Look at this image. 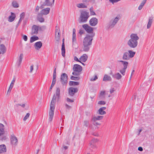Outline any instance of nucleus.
Segmentation results:
<instances>
[{
  "instance_id": "1",
  "label": "nucleus",
  "mask_w": 154,
  "mask_h": 154,
  "mask_svg": "<svg viewBox=\"0 0 154 154\" xmlns=\"http://www.w3.org/2000/svg\"><path fill=\"white\" fill-rule=\"evenodd\" d=\"M94 37V34H93L91 36L86 35L84 38L83 42V50L84 51L88 52L89 51Z\"/></svg>"
},
{
  "instance_id": "2",
  "label": "nucleus",
  "mask_w": 154,
  "mask_h": 154,
  "mask_svg": "<svg viewBox=\"0 0 154 154\" xmlns=\"http://www.w3.org/2000/svg\"><path fill=\"white\" fill-rule=\"evenodd\" d=\"M130 37V39L127 42V45L130 48H135L137 46L139 37L136 34L134 33L131 34Z\"/></svg>"
},
{
  "instance_id": "3",
  "label": "nucleus",
  "mask_w": 154,
  "mask_h": 154,
  "mask_svg": "<svg viewBox=\"0 0 154 154\" xmlns=\"http://www.w3.org/2000/svg\"><path fill=\"white\" fill-rule=\"evenodd\" d=\"M56 95L54 94L53 96L51 102L49 112V121L50 122H51L52 121L54 116L55 109V105L56 103Z\"/></svg>"
},
{
  "instance_id": "4",
  "label": "nucleus",
  "mask_w": 154,
  "mask_h": 154,
  "mask_svg": "<svg viewBox=\"0 0 154 154\" xmlns=\"http://www.w3.org/2000/svg\"><path fill=\"white\" fill-rule=\"evenodd\" d=\"M89 17V13L86 11H83L81 13L79 23H85Z\"/></svg>"
},
{
  "instance_id": "5",
  "label": "nucleus",
  "mask_w": 154,
  "mask_h": 154,
  "mask_svg": "<svg viewBox=\"0 0 154 154\" xmlns=\"http://www.w3.org/2000/svg\"><path fill=\"white\" fill-rule=\"evenodd\" d=\"M82 69V67L80 65L77 64H74L73 68V72L72 73V75L76 76L79 75Z\"/></svg>"
},
{
  "instance_id": "6",
  "label": "nucleus",
  "mask_w": 154,
  "mask_h": 154,
  "mask_svg": "<svg viewBox=\"0 0 154 154\" xmlns=\"http://www.w3.org/2000/svg\"><path fill=\"white\" fill-rule=\"evenodd\" d=\"M83 28L85 30L87 33L88 34L86 35H89L91 36L94 34V36L95 33L93 32L94 29L87 24H84L82 25Z\"/></svg>"
},
{
  "instance_id": "7",
  "label": "nucleus",
  "mask_w": 154,
  "mask_h": 154,
  "mask_svg": "<svg viewBox=\"0 0 154 154\" xmlns=\"http://www.w3.org/2000/svg\"><path fill=\"white\" fill-rule=\"evenodd\" d=\"M118 63H121L123 65V68L119 70V72L123 75H125L126 70L128 65V62L126 61H124L122 60H118Z\"/></svg>"
},
{
  "instance_id": "8",
  "label": "nucleus",
  "mask_w": 154,
  "mask_h": 154,
  "mask_svg": "<svg viewBox=\"0 0 154 154\" xmlns=\"http://www.w3.org/2000/svg\"><path fill=\"white\" fill-rule=\"evenodd\" d=\"M10 142L11 145L13 146H15L18 144L17 138L14 134H12L11 135Z\"/></svg>"
},
{
  "instance_id": "9",
  "label": "nucleus",
  "mask_w": 154,
  "mask_h": 154,
  "mask_svg": "<svg viewBox=\"0 0 154 154\" xmlns=\"http://www.w3.org/2000/svg\"><path fill=\"white\" fill-rule=\"evenodd\" d=\"M44 0L45 2L40 6L41 9L43 8L45 6H52L54 4V2H53V0L52 2H51L50 0Z\"/></svg>"
},
{
  "instance_id": "10",
  "label": "nucleus",
  "mask_w": 154,
  "mask_h": 154,
  "mask_svg": "<svg viewBox=\"0 0 154 154\" xmlns=\"http://www.w3.org/2000/svg\"><path fill=\"white\" fill-rule=\"evenodd\" d=\"M119 18L117 17L111 20L109 22V28H113L119 20Z\"/></svg>"
},
{
  "instance_id": "11",
  "label": "nucleus",
  "mask_w": 154,
  "mask_h": 154,
  "mask_svg": "<svg viewBox=\"0 0 154 154\" xmlns=\"http://www.w3.org/2000/svg\"><path fill=\"white\" fill-rule=\"evenodd\" d=\"M60 31L58 27H56L55 32V38L57 42H59L60 39Z\"/></svg>"
},
{
  "instance_id": "12",
  "label": "nucleus",
  "mask_w": 154,
  "mask_h": 154,
  "mask_svg": "<svg viewBox=\"0 0 154 154\" xmlns=\"http://www.w3.org/2000/svg\"><path fill=\"white\" fill-rule=\"evenodd\" d=\"M39 29V26L34 25L32 28L31 34L32 35H37L38 33Z\"/></svg>"
},
{
  "instance_id": "13",
  "label": "nucleus",
  "mask_w": 154,
  "mask_h": 154,
  "mask_svg": "<svg viewBox=\"0 0 154 154\" xmlns=\"http://www.w3.org/2000/svg\"><path fill=\"white\" fill-rule=\"evenodd\" d=\"M68 76L65 73L62 74L61 76L60 80L62 84H66L67 82Z\"/></svg>"
},
{
  "instance_id": "14",
  "label": "nucleus",
  "mask_w": 154,
  "mask_h": 154,
  "mask_svg": "<svg viewBox=\"0 0 154 154\" xmlns=\"http://www.w3.org/2000/svg\"><path fill=\"white\" fill-rule=\"evenodd\" d=\"M97 23L98 19L96 17H93L89 20V24L91 26H95Z\"/></svg>"
},
{
  "instance_id": "15",
  "label": "nucleus",
  "mask_w": 154,
  "mask_h": 154,
  "mask_svg": "<svg viewBox=\"0 0 154 154\" xmlns=\"http://www.w3.org/2000/svg\"><path fill=\"white\" fill-rule=\"evenodd\" d=\"M78 91V89L77 88L71 87L69 89V94L70 96H72Z\"/></svg>"
},
{
  "instance_id": "16",
  "label": "nucleus",
  "mask_w": 154,
  "mask_h": 154,
  "mask_svg": "<svg viewBox=\"0 0 154 154\" xmlns=\"http://www.w3.org/2000/svg\"><path fill=\"white\" fill-rule=\"evenodd\" d=\"M75 29L74 28L72 30V46H73L76 44V34H75Z\"/></svg>"
},
{
  "instance_id": "17",
  "label": "nucleus",
  "mask_w": 154,
  "mask_h": 154,
  "mask_svg": "<svg viewBox=\"0 0 154 154\" xmlns=\"http://www.w3.org/2000/svg\"><path fill=\"white\" fill-rule=\"evenodd\" d=\"M7 152V148L5 144L0 145V154H5Z\"/></svg>"
},
{
  "instance_id": "18",
  "label": "nucleus",
  "mask_w": 154,
  "mask_h": 154,
  "mask_svg": "<svg viewBox=\"0 0 154 154\" xmlns=\"http://www.w3.org/2000/svg\"><path fill=\"white\" fill-rule=\"evenodd\" d=\"M99 140L97 139H93L90 142L89 144L90 146L92 148H94L96 147L95 143L98 142Z\"/></svg>"
},
{
  "instance_id": "19",
  "label": "nucleus",
  "mask_w": 154,
  "mask_h": 154,
  "mask_svg": "<svg viewBox=\"0 0 154 154\" xmlns=\"http://www.w3.org/2000/svg\"><path fill=\"white\" fill-rule=\"evenodd\" d=\"M42 44L41 42L39 41L35 42L34 45V46L35 49L36 50H39L42 46Z\"/></svg>"
},
{
  "instance_id": "20",
  "label": "nucleus",
  "mask_w": 154,
  "mask_h": 154,
  "mask_svg": "<svg viewBox=\"0 0 154 154\" xmlns=\"http://www.w3.org/2000/svg\"><path fill=\"white\" fill-rule=\"evenodd\" d=\"M50 10V9L49 8H44L41 11L40 13L42 14L43 15H46L49 13Z\"/></svg>"
},
{
  "instance_id": "21",
  "label": "nucleus",
  "mask_w": 154,
  "mask_h": 154,
  "mask_svg": "<svg viewBox=\"0 0 154 154\" xmlns=\"http://www.w3.org/2000/svg\"><path fill=\"white\" fill-rule=\"evenodd\" d=\"M112 77L117 80H119L122 78V75L119 72H117L112 75Z\"/></svg>"
},
{
  "instance_id": "22",
  "label": "nucleus",
  "mask_w": 154,
  "mask_h": 154,
  "mask_svg": "<svg viewBox=\"0 0 154 154\" xmlns=\"http://www.w3.org/2000/svg\"><path fill=\"white\" fill-rule=\"evenodd\" d=\"M106 109L105 107H103L100 108L97 111V113L100 115H103L106 114V112L104 111Z\"/></svg>"
},
{
  "instance_id": "23",
  "label": "nucleus",
  "mask_w": 154,
  "mask_h": 154,
  "mask_svg": "<svg viewBox=\"0 0 154 154\" xmlns=\"http://www.w3.org/2000/svg\"><path fill=\"white\" fill-rule=\"evenodd\" d=\"M6 48L3 44H2L0 46V54H4L6 52Z\"/></svg>"
},
{
  "instance_id": "24",
  "label": "nucleus",
  "mask_w": 154,
  "mask_h": 154,
  "mask_svg": "<svg viewBox=\"0 0 154 154\" xmlns=\"http://www.w3.org/2000/svg\"><path fill=\"white\" fill-rule=\"evenodd\" d=\"M15 81V79L14 78L11 82V83L10 86L9 87V89L7 91V94H10V93L11 92V90L13 87Z\"/></svg>"
},
{
  "instance_id": "25",
  "label": "nucleus",
  "mask_w": 154,
  "mask_h": 154,
  "mask_svg": "<svg viewBox=\"0 0 154 154\" xmlns=\"http://www.w3.org/2000/svg\"><path fill=\"white\" fill-rule=\"evenodd\" d=\"M103 81H111L112 78L108 74H105L103 79Z\"/></svg>"
},
{
  "instance_id": "26",
  "label": "nucleus",
  "mask_w": 154,
  "mask_h": 154,
  "mask_svg": "<svg viewBox=\"0 0 154 154\" xmlns=\"http://www.w3.org/2000/svg\"><path fill=\"white\" fill-rule=\"evenodd\" d=\"M130 58L128 51L124 52L122 57V59L124 60H128Z\"/></svg>"
},
{
  "instance_id": "27",
  "label": "nucleus",
  "mask_w": 154,
  "mask_h": 154,
  "mask_svg": "<svg viewBox=\"0 0 154 154\" xmlns=\"http://www.w3.org/2000/svg\"><path fill=\"white\" fill-rule=\"evenodd\" d=\"M103 118V116H94L92 118L91 120L93 122H95L97 120H99L102 119Z\"/></svg>"
},
{
  "instance_id": "28",
  "label": "nucleus",
  "mask_w": 154,
  "mask_h": 154,
  "mask_svg": "<svg viewBox=\"0 0 154 154\" xmlns=\"http://www.w3.org/2000/svg\"><path fill=\"white\" fill-rule=\"evenodd\" d=\"M42 16L43 15L40 13H38L37 15V19L41 23L43 22L44 21V19L42 17Z\"/></svg>"
},
{
  "instance_id": "29",
  "label": "nucleus",
  "mask_w": 154,
  "mask_h": 154,
  "mask_svg": "<svg viewBox=\"0 0 154 154\" xmlns=\"http://www.w3.org/2000/svg\"><path fill=\"white\" fill-rule=\"evenodd\" d=\"M88 58V56L86 54H83L79 58V60H80V63L81 62H85L87 60Z\"/></svg>"
},
{
  "instance_id": "30",
  "label": "nucleus",
  "mask_w": 154,
  "mask_h": 154,
  "mask_svg": "<svg viewBox=\"0 0 154 154\" xmlns=\"http://www.w3.org/2000/svg\"><path fill=\"white\" fill-rule=\"evenodd\" d=\"M11 15L8 17V21L9 22L13 21L15 19L16 16L14 13L12 12L11 13Z\"/></svg>"
},
{
  "instance_id": "31",
  "label": "nucleus",
  "mask_w": 154,
  "mask_h": 154,
  "mask_svg": "<svg viewBox=\"0 0 154 154\" xmlns=\"http://www.w3.org/2000/svg\"><path fill=\"white\" fill-rule=\"evenodd\" d=\"M153 17H149L148 22V23L147 26V29H149L150 28L153 22Z\"/></svg>"
},
{
  "instance_id": "32",
  "label": "nucleus",
  "mask_w": 154,
  "mask_h": 154,
  "mask_svg": "<svg viewBox=\"0 0 154 154\" xmlns=\"http://www.w3.org/2000/svg\"><path fill=\"white\" fill-rule=\"evenodd\" d=\"M25 13L24 12H23L21 14H20V18L18 21L17 25L18 26L19 25L20 23L22 20L24 18L25 16Z\"/></svg>"
},
{
  "instance_id": "33",
  "label": "nucleus",
  "mask_w": 154,
  "mask_h": 154,
  "mask_svg": "<svg viewBox=\"0 0 154 154\" xmlns=\"http://www.w3.org/2000/svg\"><path fill=\"white\" fill-rule=\"evenodd\" d=\"M39 39L38 37L35 35H33L30 38V42L31 43L34 42Z\"/></svg>"
},
{
  "instance_id": "34",
  "label": "nucleus",
  "mask_w": 154,
  "mask_h": 154,
  "mask_svg": "<svg viewBox=\"0 0 154 154\" xmlns=\"http://www.w3.org/2000/svg\"><path fill=\"white\" fill-rule=\"evenodd\" d=\"M128 51L129 54V55L130 58H132L134 56L136 53L135 52H134L131 50H128Z\"/></svg>"
},
{
  "instance_id": "35",
  "label": "nucleus",
  "mask_w": 154,
  "mask_h": 154,
  "mask_svg": "<svg viewBox=\"0 0 154 154\" xmlns=\"http://www.w3.org/2000/svg\"><path fill=\"white\" fill-rule=\"evenodd\" d=\"M76 6L77 7L79 8H86L87 7V5L84 3H82L77 4Z\"/></svg>"
},
{
  "instance_id": "36",
  "label": "nucleus",
  "mask_w": 154,
  "mask_h": 154,
  "mask_svg": "<svg viewBox=\"0 0 154 154\" xmlns=\"http://www.w3.org/2000/svg\"><path fill=\"white\" fill-rule=\"evenodd\" d=\"M5 126L3 124L0 123V132L4 134L5 132Z\"/></svg>"
},
{
  "instance_id": "37",
  "label": "nucleus",
  "mask_w": 154,
  "mask_h": 154,
  "mask_svg": "<svg viewBox=\"0 0 154 154\" xmlns=\"http://www.w3.org/2000/svg\"><path fill=\"white\" fill-rule=\"evenodd\" d=\"M61 51H62V56L63 57H64L65 56V50L64 44H62Z\"/></svg>"
},
{
  "instance_id": "38",
  "label": "nucleus",
  "mask_w": 154,
  "mask_h": 154,
  "mask_svg": "<svg viewBox=\"0 0 154 154\" xmlns=\"http://www.w3.org/2000/svg\"><path fill=\"white\" fill-rule=\"evenodd\" d=\"M12 5L14 8H17L19 7V5L17 2L16 1H13L12 2Z\"/></svg>"
},
{
  "instance_id": "39",
  "label": "nucleus",
  "mask_w": 154,
  "mask_h": 154,
  "mask_svg": "<svg viewBox=\"0 0 154 154\" xmlns=\"http://www.w3.org/2000/svg\"><path fill=\"white\" fill-rule=\"evenodd\" d=\"M23 57V54H21L19 56V58L18 59V65L19 66L20 64Z\"/></svg>"
},
{
  "instance_id": "40",
  "label": "nucleus",
  "mask_w": 154,
  "mask_h": 154,
  "mask_svg": "<svg viewBox=\"0 0 154 154\" xmlns=\"http://www.w3.org/2000/svg\"><path fill=\"white\" fill-rule=\"evenodd\" d=\"M146 2V0H143V1L141 3L140 5L138 7V9L139 10H141L142 8H143V7L144 5V4Z\"/></svg>"
},
{
  "instance_id": "41",
  "label": "nucleus",
  "mask_w": 154,
  "mask_h": 154,
  "mask_svg": "<svg viewBox=\"0 0 154 154\" xmlns=\"http://www.w3.org/2000/svg\"><path fill=\"white\" fill-rule=\"evenodd\" d=\"M105 91H101L99 95V98L100 99H102V97H103V98H104L105 97L104 95H105Z\"/></svg>"
},
{
  "instance_id": "42",
  "label": "nucleus",
  "mask_w": 154,
  "mask_h": 154,
  "mask_svg": "<svg viewBox=\"0 0 154 154\" xmlns=\"http://www.w3.org/2000/svg\"><path fill=\"white\" fill-rule=\"evenodd\" d=\"M60 95V89L59 88H57L56 89V95L59 98Z\"/></svg>"
},
{
  "instance_id": "43",
  "label": "nucleus",
  "mask_w": 154,
  "mask_h": 154,
  "mask_svg": "<svg viewBox=\"0 0 154 154\" xmlns=\"http://www.w3.org/2000/svg\"><path fill=\"white\" fill-rule=\"evenodd\" d=\"M79 84V83L78 82L70 81L69 83V84L70 86L72 85H77Z\"/></svg>"
},
{
  "instance_id": "44",
  "label": "nucleus",
  "mask_w": 154,
  "mask_h": 154,
  "mask_svg": "<svg viewBox=\"0 0 154 154\" xmlns=\"http://www.w3.org/2000/svg\"><path fill=\"white\" fill-rule=\"evenodd\" d=\"M30 114L29 113H27L26 114L25 116L23 118V121H25L27 119H28L30 116Z\"/></svg>"
},
{
  "instance_id": "45",
  "label": "nucleus",
  "mask_w": 154,
  "mask_h": 154,
  "mask_svg": "<svg viewBox=\"0 0 154 154\" xmlns=\"http://www.w3.org/2000/svg\"><path fill=\"white\" fill-rule=\"evenodd\" d=\"M90 14L91 15H96L95 12L93 11V8L92 7L90 9Z\"/></svg>"
},
{
  "instance_id": "46",
  "label": "nucleus",
  "mask_w": 154,
  "mask_h": 154,
  "mask_svg": "<svg viewBox=\"0 0 154 154\" xmlns=\"http://www.w3.org/2000/svg\"><path fill=\"white\" fill-rule=\"evenodd\" d=\"M70 79L72 80H79L80 79V78L79 77H75L72 76L70 77Z\"/></svg>"
},
{
  "instance_id": "47",
  "label": "nucleus",
  "mask_w": 154,
  "mask_h": 154,
  "mask_svg": "<svg viewBox=\"0 0 154 154\" xmlns=\"http://www.w3.org/2000/svg\"><path fill=\"white\" fill-rule=\"evenodd\" d=\"M98 79V77L97 75H95L94 77H92L90 79V80L91 81H96Z\"/></svg>"
},
{
  "instance_id": "48",
  "label": "nucleus",
  "mask_w": 154,
  "mask_h": 154,
  "mask_svg": "<svg viewBox=\"0 0 154 154\" xmlns=\"http://www.w3.org/2000/svg\"><path fill=\"white\" fill-rule=\"evenodd\" d=\"M116 91V89L114 88H111L109 90V92L110 94H112Z\"/></svg>"
},
{
  "instance_id": "49",
  "label": "nucleus",
  "mask_w": 154,
  "mask_h": 154,
  "mask_svg": "<svg viewBox=\"0 0 154 154\" xmlns=\"http://www.w3.org/2000/svg\"><path fill=\"white\" fill-rule=\"evenodd\" d=\"M109 2L114 4V3H117L119 1H120V0H109Z\"/></svg>"
},
{
  "instance_id": "50",
  "label": "nucleus",
  "mask_w": 154,
  "mask_h": 154,
  "mask_svg": "<svg viewBox=\"0 0 154 154\" xmlns=\"http://www.w3.org/2000/svg\"><path fill=\"white\" fill-rule=\"evenodd\" d=\"M106 103V102L104 101H100L98 102V104L99 105H103Z\"/></svg>"
},
{
  "instance_id": "51",
  "label": "nucleus",
  "mask_w": 154,
  "mask_h": 154,
  "mask_svg": "<svg viewBox=\"0 0 154 154\" xmlns=\"http://www.w3.org/2000/svg\"><path fill=\"white\" fill-rule=\"evenodd\" d=\"M89 124V121H85L84 122V125L86 127H87Z\"/></svg>"
},
{
  "instance_id": "52",
  "label": "nucleus",
  "mask_w": 154,
  "mask_h": 154,
  "mask_svg": "<svg viewBox=\"0 0 154 154\" xmlns=\"http://www.w3.org/2000/svg\"><path fill=\"white\" fill-rule=\"evenodd\" d=\"M66 102L68 103H72L74 102V100L71 99L69 98H67L66 99Z\"/></svg>"
},
{
  "instance_id": "53",
  "label": "nucleus",
  "mask_w": 154,
  "mask_h": 154,
  "mask_svg": "<svg viewBox=\"0 0 154 154\" xmlns=\"http://www.w3.org/2000/svg\"><path fill=\"white\" fill-rule=\"evenodd\" d=\"M33 65H31L30 67V71L29 72L30 73H32L33 71V70L34 68H33Z\"/></svg>"
},
{
  "instance_id": "54",
  "label": "nucleus",
  "mask_w": 154,
  "mask_h": 154,
  "mask_svg": "<svg viewBox=\"0 0 154 154\" xmlns=\"http://www.w3.org/2000/svg\"><path fill=\"white\" fill-rule=\"evenodd\" d=\"M7 139V137L6 136L3 135L1 137V140H5Z\"/></svg>"
},
{
  "instance_id": "55",
  "label": "nucleus",
  "mask_w": 154,
  "mask_h": 154,
  "mask_svg": "<svg viewBox=\"0 0 154 154\" xmlns=\"http://www.w3.org/2000/svg\"><path fill=\"white\" fill-rule=\"evenodd\" d=\"M68 146L63 145V147L62 148V149L63 150H66L67 149H68Z\"/></svg>"
},
{
  "instance_id": "56",
  "label": "nucleus",
  "mask_w": 154,
  "mask_h": 154,
  "mask_svg": "<svg viewBox=\"0 0 154 154\" xmlns=\"http://www.w3.org/2000/svg\"><path fill=\"white\" fill-rule=\"evenodd\" d=\"M23 38L25 41H26L27 40V37L26 35L23 36Z\"/></svg>"
},
{
  "instance_id": "57",
  "label": "nucleus",
  "mask_w": 154,
  "mask_h": 154,
  "mask_svg": "<svg viewBox=\"0 0 154 154\" xmlns=\"http://www.w3.org/2000/svg\"><path fill=\"white\" fill-rule=\"evenodd\" d=\"M74 60H75L76 61H77V62H80V60L77 57H76V56H75L74 57Z\"/></svg>"
},
{
  "instance_id": "58",
  "label": "nucleus",
  "mask_w": 154,
  "mask_h": 154,
  "mask_svg": "<svg viewBox=\"0 0 154 154\" xmlns=\"http://www.w3.org/2000/svg\"><path fill=\"white\" fill-rule=\"evenodd\" d=\"M65 106L66 108L68 109H70L71 107V106H70L69 105L66 103L65 104Z\"/></svg>"
},
{
  "instance_id": "59",
  "label": "nucleus",
  "mask_w": 154,
  "mask_h": 154,
  "mask_svg": "<svg viewBox=\"0 0 154 154\" xmlns=\"http://www.w3.org/2000/svg\"><path fill=\"white\" fill-rule=\"evenodd\" d=\"M40 7L38 6H37L35 8V11L36 12H38L39 10Z\"/></svg>"
},
{
  "instance_id": "60",
  "label": "nucleus",
  "mask_w": 154,
  "mask_h": 154,
  "mask_svg": "<svg viewBox=\"0 0 154 154\" xmlns=\"http://www.w3.org/2000/svg\"><path fill=\"white\" fill-rule=\"evenodd\" d=\"M56 79H53L51 85H54L56 83Z\"/></svg>"
},
{
  "instance_id": "61",
  "label": "nucleus",
  "mask_w": 154,
  "mask_h": 154,
  "mask_svg": "<svg viewBox=\"0 0 154 154\" xmlns=\"http://www.w3.org/2000/svg\"><path fill=\"white\" fill-rule=\"evenodd\" d=\"M89 2L91 3L92 4H94L95 2V0H89Z\"/></svg>"
},
{
  "instance_id": "62",
  "label": "nucleus",
  "mask_w": 154,
  "mask_h": 154,
  "mask_svg": "<svg viewBox=\"0 0 154 154\" xmlns=\"http://www.w3.org/2000/svg\"><path fill=\"white\" fill-rule=\"evenodd\" d=\"M84 32L83 30H80V31H79V33H80V35H82L83 34Z\"/></svg>"
},
{
  "instance_id": "63",
  "label": "nucleus",
  "mask_w": 154,
  "mask_h": 154,
  "mask_svg": "<svg viewBox=\"0 0 154 154\" xmlns=\"http://www.w3.org/2000/svg\"><path fill=\"white\" fill-rule=\"evenodd\" d=\"M138 150L140 151H142L143 150V149L142 147H139L138 148Z\"/></svg>"
},
{
  "instance_id": "64",
  "label": "nucleus",
  "mask_w": 154,
  "mask_h": 154,
  "mask_svg": "<svg viewBox=\"0 0 154 154\" xmlns=\"http://www.w3.org/2000/svg\"><path fill=\"white\" fill-rule=\"evenodd\" d=\"M93 135L96 137L99 136V134L97 133H94L93 134Z\"/></svg>"
}]
</instances>
